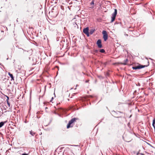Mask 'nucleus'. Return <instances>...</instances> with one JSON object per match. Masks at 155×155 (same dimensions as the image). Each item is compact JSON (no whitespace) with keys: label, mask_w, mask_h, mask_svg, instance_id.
Here are the masks:
<instances>
[{"label":"nucleus","mask_w":155,"mask_h":155,"mask_svg":"<svg viewBox=\"0 0 155 155\" xmlns=\"http://www.w3.org/2000/svg\"><path fill=\"white\" fill-rule=\"evenodd\" d=\"M152 125L155 130V118L153 120Z\"/></svg>","instance_id":"ddd939ff"},{"label":"nucleus","mask_w":155,"mask_h":155,"mask_svg":"<svg viewBox=\"0 0 155 155\" xmlns=\"http://www.w3.org/2000/svg\"><path fill=\"white\" fill-rule=\"evenodd\" d=\"M66 150L63 151L62 149L58 148L55 151L54 155H68Z\"/></svg>","instance_id":"f257e3e1"},{"label":"nucleus","mask_w":155,"mask_h":155,"mask_svg":"<svg viewBox=\"0 0 155 155\" xmlns=\"http://www.w3.org/2000/svg\"><path fill=\"white\" fill-rule=\"evenodd\" d=\"M94 1L93 0L90 3L91 5H94Z\"/></svg>","instance_id":"f3484780"},{"label":"nucleus","mask_w":155,"mask_h":155,"mask_svg":"<svg viewBox=\"0 0 155 155\" xmlns=\"http://www.w3.org/2000/svg\"><path fill=\"white\" fill-rule=\"evenodd\" d=\"M88 82V81H86V82Z\"/></svg>","instance_id":"4be33fe9"},{"label":"nucleus","mask_w":155,"mask_h":155,"mask_svg":"<svg viewBox=\"0 0 155 155\" xmlns=\"http://www.w3.org/2000/svg\"><path fill=\"white\" fill-rule=\"evenodd\" d=\"M97 51H97V50H95V52H97Z\"/></svg>","instance_id":"412c9836"},{"label":"nucleus","mask_w":155,"mask_h":155,"mask_svg":"<svg viewBox=\"0 0 155 155\" xmlns=\"http://www.w3.org/2000/svg\"><path fill=\"white\" fill-rule=\"evenodd\" d=\"M6 121H5V122H0V128H1V127H2L3 126V125H4V124L6 123Z\"/></svg>","instance_id":"f8f14e48"},{"label":"nucleus","mask_w":155,"mask_h":155,"mask_svg":"<svg viewBox=\"0 0 155 155\" xmlns=\"http://www.w3.org/2000/svg\"><path fill=\"white\" fill-rule=\"evenodd\" d=\"M141 155H143V154H142V153L141 154Z\"/></svg>","instance_id":"5701e85b"},{"label":"nucleus","mask_w":155,"mask_h":155,"mask_svg":"<svg viewBox=\"0 0 155 155\" xmlns=\"http://www.w3.org/2000/svg\"><path fill=\"white\" fill-rule=\"evenodd\" d=\"M149 63L148 61H147V64L146 65H139L137 66L136 67H133V69L135 70L137 69H140L141 68L147 67L149 65Z\"/></svg>","instance_id":"f03ea898"},{"label":"nucleus","mask_w":155,"mask_h":155,"mask_svg":"<svg viewBox=\"0 0 155 155\" xmlns=\"http://www.w3.org/2000/svg\"><path fill=\"white\" fill-rule=\"evenodd\" d=\"M53 99V97H52V98H51V101Z\"/></svg>","instance_id":"aec40b11"},{"label":"nucleus","mask_w":155,"mask_h":155,"mask_svg":"<svg viewBox=\"0 0 155 155\" xmlns=\"http://www.w3.org/2000/svg\"><path fill=\"white\" fill-rule=\"evenodd\" d=\"M21 155H28V154L26 153H23Z\"/></svg>","instance_id":"a211bd4d"},{"label":"nucleus","mask_w":155,"mask_h":155,"mask_svg":"<svg viewBox=\"0 0 155 155\" xmlns=\"http://www.w3.org/2000/svg\"><path fill=\"white\" fill-rule=\"evenodd\" d=\"M8 74L10 76V77L11 78V80H14V77L13 76V75L12 74H11L10 72L8 73Z\"/></svg>","instance_id":"9d476101"},{"label":"nucleus","mask_w":155,"mask_h":155,"mask_svg":"<svg viewBox=\"0 0 155 155\" xmlns=\"http://www.w3.org/2000/svg\"><path fill=\"white\" fill-rule=\"evenodd\" d=\"M102 34L103 35V38L104 41H106L108 38V35L107 31L104 30L102 31Z\"/></svg>","instance_id":"20e7f679"},{"label":"nucleus","mask_w":155,"mask_h":155,"mask_svg":"<svg viewBox=\"0 0 155 155\" xmlns=\"http://www.w3.org/2000/svg\"><path fill=\"white\" fill-rule=\"evenodd\" d=\"M83 32L88 37L89 36V28L88 27L84 28L83 30Z\"/></svg>","instance_id":"423d86ee"},{"label":"nucleus","mask_w":155,"mask_h":155,"mask_svg":"<svg viewBox=\"0 0 155 155\" xmlns=\"http://www.w3.org/2000/svg\"><path fill=\"white\" fill-rule=\"evenodd\" d=\"M7 99L6 100V101H7V104L8 106L9 107H10V103L8 101V99H9V97L7 96Z\"/></svg>","instance_id":"9b49d317"},{"label":"nucleus","mask_w":155,"mask_h":155,"mask_svg":"<svg viewBox=\"0 0 155 155\" xmlns=\"http://www.w3.org/2000/svg\"><path fill=\"white\" fill-rule=\"evenodd\" d=\"M73 25L74 26V27H77V28H78V26L77 24L75 22L73 24Z\"/></svg>","instance_id":"2eb2a0df"},{"label":"nucleus","mask_w":155,"mask_h":155,"mask_svg":"<svg viewBox=\"0 0 155 155\" xmlns=\"http://www.w3.org/2000/svg\"><path fill=\"white\" fill-rule=\"evenodd\" d=\"M76 120V118H72L70 121H69L67 127V128H68L71 127H73L72 126H71V124L74 121H75Z\"/></svg>","instance_id":"7ed1b4c3"},{"label":"nucleus","mask_w":155,"mask_h":155,"mask_svg":"<svg viewBox=\"0 0 155 155\" xmlns=\"http://www.w3.org/2000/svg\"><path fill=\"white\" fill-rule=\"evenodd\" d=\"M95 30V29H92L90 30L89 33L91 35H92L93 33Z\"/></svg>","instance_id":"1a4fd4ad"},{"label":"nucleus","mask_w":155,"mask_h":155,"mask_svg":"<svg viewBox=\"0 0 155 155\" xmlns=\"http://www.w3.org/2000/svg\"><path fill=\"white\" fill-rule=\"evenodd\" d=\"M97 44L98 47L99 48H101L102 47V45H101V41L100 39H99L97 41Z\"/></svg>","instance_id":"0eeeda50"},{"label":"nucleus","mask_w":155,"mask_h":155,"mask_svg":"<svg viewBox=\"0 0 155 155\" xmlns=\"http://www.w3.org/2000/svg\"><path fill=\"white\" fill-rule=\"evenodd\" d=\"M105 51V50L104 49H101L100 51V52L102 53H104Z\"/></svg>","instance_id":"dca6fc26"},{"label":"nucleus","mask_w":155,"mask_h":155,"mask_svg":"<svg viewBox=\"0 0 155 155\" xmlns=\"http://www.w3.org/2000/svg\"><path fill=\"white\" fill-rule=\"evenodd\" d=\"M94 8V6H92V7H91V8Z\"/></svg>","instance_id":"6ab92c4d"},{"label":"nucleus","mask_w":155,"mask_h":155,"mask_svg":"<svg viewBox=\"0 0 155 155\" xmlns=\"http://www.w3.org/2000/svg\"><path fill=\"white\" fill-rule=\"evenodd\" d=\"M117 14V10L116 9H114V12L112 14V19L111 21V22H112L114 21L116 15Z\"/></svg>","instance_id":"39448f33"},{"label":"nucleus","mask_w":155,"mask_h":155,"mask_svg":"<svg viewBox=\"0 0 155 155\" xmlns=\"http://www.w3.org/2000/svg\"><path fill=\"white\" fill-rule=\"evenodd\" d=\"M128 62V60L127 59H126L124 61V62L122 64L124 65H126L127 64V63Z\"/></svg>","instance_id":"6e6552de"},{"label":"nucleus","mask_w":155,"mask_h":155,"mask_svg":"<svg viewBox=\"0 0 155 155\" xmlns=\"http://www.w3.org/2000/svg\"><path fill=\"white\" fill-rule=\"evenodd\" d=\"M30 133L32 136H34V135L36 134L35 133L32 131V130L30 131Z\"/></svg>","instance_id":"4468645a"}]
</instances>
